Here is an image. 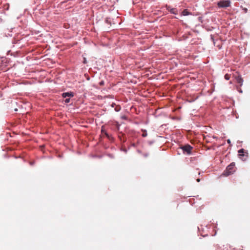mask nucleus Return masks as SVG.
Listing matches in <instances>:
<instances>
[{"instance_id":"nucleus-4","label":"nucleus","mask_w":250,"mask_h":250,"mask_svg":"<svg viewBox=\"0 0 250 250\" xmlns=\"http://www.w3.org/2000/svg\"><path fill=\"white\" fill-rule=\"evenodd\" d=\"M230 2L229 0H222L217 3L219 7L226 8L230 6Z\"/></svg>"},{"instance_id":"nucleus-11","label":"nucleus","mask_w":250,"mask_h":250,"mask_svg":"<svg viewBox=\"0 0 250 250\" xmlns=\"http://www.w3.org/2000/svg\"><path fill=\"white\" fill-rule=\"evenodd\" d=\"M69 102H70L69 98H67L65 100V103H69Z\"/></svg>"},{"instance_id":"nucleus-5","label":"nucleus","mask_w":250,"mask_h":250,"mask_svg":"<svg viewBox=\"0 0 250 250\" xmlns=\"http://www.w3.org/2000/svg\"><path fill=\"white\" fill-rule=\"evenodd\" d=\"M234 76L235 77L236 82L239 84L240 86H241L243 85V80L241 76L239 75L238 74L234 75Z\"/></svg>"},{"instance_id":"nucleus-9","label":"nucleus","mask_w":250,"mask_h":250,"mask_svg":"<svg viewBox=\"0 0 250 250\" xmlns=\"http://www.w3.org/2000/svg\"><path fill=\"white\" fill-rule=\"evenodd\" d=\"M230 76L229 74H227L225 75V79L227 80H229L230 79Z\"/></svg>"},{"instance_id":"nucleus-3","label":"nucleus","mask_w":250,"mask_h":250,"mask_svg":"<svg viewBox=\"0 0 250 250\" xmlns=\"http://www.w3.org/2000/svg\"><path fill=\"white\" fill-rule=\"evenodd\" d=\"M184 153H186L187 154H190L193 147L189 145H186L181 147Z\"/></svg>"},{"instance_id":"nucleus-1","label":"nucleus","mask_w":250,"mask_h":250,"mask_svg":"<svg viewBox=\"0 0 250 250\" xmlns=\"http://www.w3.org/2000/svg\"><path fill=\"white\" fill-rule=\"evenodd\" d=\"M234 171L235 163L233 162L227 167L226 169L224 171L223 174L226 176H228L232 174Z\"/></svg>"},{"instance_id":"nucleus-13","label":"nucleus","mask_w":250,"mask_h":250,"mask_svg":"<svg viewBox=\"0 0 250 250\" xmlns=\"http://www.w3.org/2000/svg\"><path fill=\"white\" fill-rule=\"evenodd\" d=\"M83 63H86V60H85V59H84V60Z\"/></svg>"},{"instance_id":"nucleus-14","label":"nucleus","mask_w":250,"mask_h":250,"mask_svg":"<svg viewBox=\"0 0 250 250\" xmlns=\"http://www.w3.org/2000/svg\"><path fill=\"white\" fill-rule=\"evenodd\" d=\"M238 91H239L240 92H241V93H242V91L241 90V89L238 90Z\"/></svg>"},{"instance_id":"nucleus-15","label":"nucleus","mask_w":250,"mask_h":250,"mask_svg":"<svg viewBox=\"0 0 250 250\" xmlns=\"http://www.w3.org/2000/svg\"><path fill=\"white\" fill-rule=\"evenodd\" d=\"M197 181L199 182L200 181V179H197Z\"/></svg>"},{"instance_id":"nucleus-16","label":"nucleus","mask_w":250,"mask_h":250,"mask_svg":"<svg viewBox=\"0 0 250 250\" xmlns=\"http://www.w3.org/2000/svg\"><path fill=\"white\" fill-rule=\"evenodd\" d=\"M245 12H246L247 11V9H245Z\"/></svg>"},{"instance_id":"nucleus-6","label":"nucleus","mask_w":250,"mask_h":250,"mask_svg":"<svg viewBox=\"0 0 250 250\" xmlns=\"http://www.w3.org/2000/svg\"><path fill=\"white\" fill-rule=\"evenodd\" d=\"M167 9L171 13L176 15L178 14V11L176 8H171L170 6H167Z\"/></svg>"},{"instance_id":"nucleus-8","label":"nucleus","mask_w":250,"mask_h":250,"mask_svg":"<svg viewBox=\"0 0 250 250\" xmlns=\"http://www.w3.org/2000/svg\"><path fill=\"white\" fill-rule=\"evenodd\" d=\"M190 14H191V13H189L187 9H185L182 12V15L183 16H187Z\"/></svg>"},{"instance_id":"nucleus-12","label":"nucleus","mask_w":250,"mask_h":250,"mask_svg":"<svg viewBox=\"0 0 250 250\" xmlns=\"http://www.w3.org/2000/svg\"><path fill=\"white\" fill-rule=\"evenodd\" d=\"M227 143H228V144H230V143H231L230 140L229 139H228V140H227Z\"/></svg>"},{"instance_id":"nucleus-7","label":"nucleus","mask_w":250,"mask_h":250,"mask_svg":"<svg viewBox=\"0 0 250 250\" xmlns=\"http://www.w3.org/2000/svg\"><path fill=\"white\" fill-rule=\"evenodd\" d=\"M62 96L63 98H66V97H73V94L72 92H66V93H63L62 94Z\"/></svg>"},{"instance_id":"nucleus-10","label":"nucleus","mask_w":250,"mask_h":250,"mask_svg":"<svg viewBox=\"0 0 250 250\" xmlns=\"http://www.w3.org/2000/svg\"><path fill=\"white\" fill-rule=\"evenodd\" d=\"M147 135V133L146 130H143V133L142 134V136L143 137H146Z\"/></svg>"},{"instance_id":"nucleus-2","label":"nucleus","mask_w":250,"mask_h":250,"mask_svg":"<svg viewBox=\"0 0 250 250\" xmlns=\"http://www.w3.org/2000/svg\"><path fill=\"white\" fill-rule=\"evenodd\" d=\"M239 158L243 161L246 160L248 156V153L244 149H241L238 151Z\"/></svg>"}]
</instances>
